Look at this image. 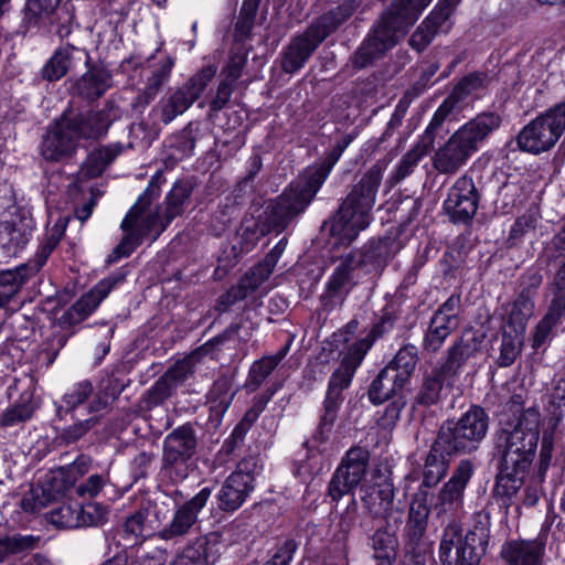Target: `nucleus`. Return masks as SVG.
Here are the masks:
<instances>
[{
	"instance_id": "obj_55",
	"label": "nucleus",
	"mask_w": 565,
	"mask_h": 565,
	"mask_svg": "<svg viewBox=\"0 0 565 565\" xmlns=\"http://www.w3.org/2000/svg\"><path fill=\"white\" fill-rule=\"evenodd\" d=\"M543 284V275L539 268L531 267L523 273L518 280L516 296L530 301H535V297Z\"/></svg>"
},
{
	"instance_id": "obj_35",
	"label": "nucleus",
	"mask_w": 565,
	"mask_h": 565,
	"mask_svg": "<svg viewBox=\"0 0 565 565\" xmlns=\"http://www.w3.org/2000/svg\"><path fill=\"white\" fill-rule=\"evenodd\" d=\"M361 490L364 492L361 497L363 508L370 514L380 516L391 511L395 497V487L391 479Z\"/></svg>"
},
{
	"instance_id": "obj_41",
	"label": "nucleus",
	"mask_w": 565,
	"mask_h": 565,
	"mask_svg": "<svg viewBox=\"0 0 565 565\" xmlns=\"http://www.w3.org/2000/svg\"><path fill=\"white\" fill-rule=\"evenodd\" d=\"M373 557L377 565H394L397 557L398 541L387 527L377 529L371 536Z\"/></svg>"
},
{
	"instance_id": "obj_43",
	"label": "nucleus",
	"mask_w": 565,
	"mask_h": 565,
	"mask_svg": "<svg viewBox=\"0 0 565 565\" xmlns=\"http://www.w3.org/2000/svg\"><path fill=\"white\" fill-rule=\"evenodd\" d=\"M221 534L211 532L204 536L198 537L185 548L195 557L200 565H213L221 555Z\"/></svg>"
},
{
	"instance_id": "obj_7",
	"label": "nucleus",
	"mask_w": 565,
	"mask_h": 565,
	"mask_svg": "<svg viewBox=\"0 0 565 565\" xmlns=\"http://www.w3.org/2000/svg\"><path fill=\"white\" fill-rule=\"evenodd\" d=\"M540 413L536 408L525 409L516 424L495 431L493 458L507 466L527 470L535 458L540 439Z\"/></svg>"
},
{
	"instance_id": "obj_38",
	"label": "nucleus",
	"mask_w": 565,
	"mask_h": 565,
	"mask_svg": "<svg viewBox=\"0 0 565 565\" xmlns=\"http://www.w3.org/2000/svg\"><path fill=\"white\" fill-rule=\"evenodd\" d=\"M90 509H93L92 505L87 508L78 505L73 509L71 505L63 504L50 512V521L57 527L63 529L94 525L96 521L92 515Z\"/></svg>"
},
{
	"instance_id": "obj_31",
	"label": "nucleus",
	"mask_w": 565,
	"mask_h": 565,
	"mask_svg": "<svg viewBox=\"0 0 565 565\" xmlns=\"http://www.w3.org/2000/svg\"><path fill=\"white\" fill-rule=\"evenodd\" d=\"M545 543L541 540H511L501 548V557L509 565H539Z\"/></svg>"
},
{
	"instance_id": "obj_3",
	"label": "nucleus",
	"mask_w": 565,
	"mask_h": 565,
	"mask_svg": "<svg viewBox=\"0 0 565 565\" xmlns=\"http://www.w3.org/2000/svg\"><path fill=\"white\" fill-rule=\"evenodd\" d=\"M390 238L371 239L360 252L341 255L333 262L323 292L319 297L323 312L341 307L350 292L359 284L360 270L366 266L382 267L391 258Z\"/></svg>"
},
{
	"instance_id": "obj_48",
	"label": "nucleus",
	"mask_w": 565,
	"mask_h": 565,
	"mask_svg": "<svg viewBox=\"0 0 565 565\" xmlns=\"http://www.w3.org/2000/svg\"><path fill=\"white\" fill-rule=\"evenodd\" d=\"M462 526L459 518L449 519L444 529L439 545V561L443 565H457V553L452 555L456 544L460 545Z\"/></svg>"
},
{
	"instance_id": "obj_61",
	"label": "nucleus",
	"mask_w": 565,
	"mask_h": 565,
	"mask_svg": "<svg viewBox=\"0 0 565 565\" xmlns=\"http://www.w3.org/2000/svg\"><path fill=\"white\" fill-rule=\"evenodd\" d=\"M34 408L30 403H19L7 408L0 415V428H11L24 424L32 418Z\"/></svg>"
},
{
	"instance_id": "obj_14",
	"label": "nucleus",
	"mask_w": 565,
	"mask_h": 565,
	"mask_svg": "<svg viewBox=\"0 0 565 565\" xmlns=\"http://www.w3.org/2000/svg\"><path fill=\"white\" fill-rule=\"evenodd\" d=\"M118 109L113 100H107L99 110H86L81 113L65 111L61 119L66 129L73 134L76 140H98L106 136L109 127L118 118Z\"/></svg>"
},
{
	"instance_id": "obj_59",
	"label": "nucleus",
	"mask_w": 565,
	"mask_h": 565,
	"mask_svg": "<svg viewBox=\"0 0 565 565\" xmlns=\"http://www.w3.org/2000/svg\"><path fill=\"white\" fill-rule=\"evenodd\" d=\"M64 230L55 225L44 238L43 243L35 255V265L29 266V277L34 275L39 269L46 263L49 256L57 246L61 237L63 236Z\"/></svg>"
},
{
	"instance_id": "obj_22",
	"label": "nucleus",
	"mask_w": 565,
	"mask_h": 565,
	"mask_svg": "<svg viewBox=\"0 0 565 565\" xmlns=\"http://www.w3.org/2000/svg\"><path fill=\"white\" fill-rule=\"evenodd\" d=\"M483 334L475 330H466L446 351L439 364L455 380L465 364L481 350Z\"/></svg>"
},
{
	"instance_id": "obj_29",
	"label": "nucleus",
	"mask_w": 565,
	"mask_h": 565,
	"mask_svg": "<svg viewBox=\"0 0 565 565\" xmlns=\"http://www.w3.org/2000/svg\"><path fill=\"white\" fill-rule=\"evenodd\" d=\"M122 151L124 146L120 142L108 143L92 150L81 164L75 184L102 175Z\"/></svg>"
},
{
	"instance_id": "obj_28",
	"label": "nucleus",
	"mask_w": 565,
	"mask_h": 565,
	"mask_svg": "<svg viewBox=\"0 0 565 565\" xmlns=\"http://www.w3.org/2000/svg\"><path fill=\"white\" fill-rule=\"evenodd\" d=\"M87 67V72L73 82L71 92L86 102H94L111 87V75L102 66L89 64Z\"/></svg>"
},
{
	"instance_id": "obj_16",
	"label": "nucleus",
	"mask_w": 565,
	"mask_h": 565,
	"mask_svg": "<svg viewBox=\"0 0 565 565\" xmlns=\"http://www.w3.org/2000/svg\"><path fill=\"white\" fill-rule=\"evenodd\" d=\"M481 194L468 174L456 180L448 191L444 209L454 223H469L477 214Z\"/></svg>"
},
{
	"instance_id": "obj_57",
	"label": "nucleus",
	"mask_w": 565,
	"mask_h": 565,
	"mask_svg": "<svg viewBox=\"0 0 565 565\" xmlns=\"http://www.w3.org/2000/svg\"><path fill=\"white\" fill-rule=\"evenodd\" d=\"M273 270L265 267L260 262L257 266L249 269L244 276L239 278L236 286L242 294L247 298L252 295L264 281H266Z\"/></svg>"
},
{
	"instance_id": "obj_27",
	"label": "nucleus",
	"mask_w": 565,
	"mask_h": 565,
	"mask_svg": "<svg viewBox=\"0 0 565 565\" xmlns=\"http://www.w3.org/2000/svg\"><path fill=\"white\" fill-rule=\"evenodd\" d=\"M439 129L440 127L435 126L430 120L420 140L401 158L394 171L391 173L387 180L391 185L399 183L414 172L419 161L434 145Z\"/></svg>"
},
{
	"instance_id": "obj_42",
	"label": "nucleus",
	"mask_w": 565,
	"mask_h": 565,
	"mask_svg": "<svg viewBox=\"0 0 565 565\" xmlns=\"http://www.w3.org/2000/svg\"><path fill=\"white\" fill-rule=\"evenodd\" d=\"M396 321L397 317L394 310L386 306L370 332L364 338L356 340L351 347L365 356L377 339L393 330Z\"/></svg>"
},
{
	"instance_id": "obj_45",
	"label": "nucleus",
	"mask_w": 565,
	"mask_h": 565,
	"mask_svg": "<svg viewBox=\"0 0 565 565\" xmlns=\"http://www.w3.org/2000/svg\"><path fill=\"white\" fill-rule=\"evenodd\" d=\"M200 131L199 122L190 121L182 130L170 138V158L179 161L192 154Z\"/></svg>"
},
{
	"instance_id": "obj_37",
	"label": "nucleus",
	"mask_w": 565,
	"mask_h": 565,
	"mask_svg": "<svg viewBox=\"0 0 565 565\" xmlns=\"http://www.w3.org/2000/svg\"><path fill=\"white\" fill-rule=\"evenodd\" d=\"M233 379L227 374H221L212 384L206 398L210 405L211 416L221 419L231 406L236 391H233Z\"/></svg>"
},
{
	"instance_id": "obj_53",
	"label": "nucleus",
	"mask_w": 565,
	"mask_h": 565,
	"mask_svg": "<svg viewBox=\"0 0 565 565\" xmlns=\"http://www.w3.org/2000/svg\"><path fill=\"white\" fill-rule=\"evenodd\" d=\"M456 329L443 323L434 318H430L428 328L425 331L422 348L423 351L427 354H437L443 348L446 339L455 331Z\"/></svg>"
},
{
	"instance_id": "obj_8",
	"label": "nucleus",
	"mask_w": 565,
	"mask_h": 565,
	"mask_svg": "<svg viewBox=\"0 0 565 565\" xmlns=\"http://www.w3.org/2000/svg\"><path fill=\"white\" fill-rule=\"evenodd\" d=\"M196 450L198 437L192 424L174 428L163 439L161 471L174 483L183 481L191 471Z\"/></svg>"
},
{
	"instance_id": "obj_6",
	"label": "nucleus",
	"mask_w": 565,
	"mask_h": 565,
	"mask_svg": "<svg viewBox=\"0 0 565 565\" xmlns=\"http://www.w3.org/2000/svg\"><path fill=\"white\" fill-rule=\"evenodd\" d=\"M417 19L418 14L415 11L401 0H394L374 22L365 39L350 57L352 67L363 70L373 65L398 43Z\"/></svg>"
},
{
	"instance_id": "obj_18",
	"label": "nucleus",
	"mask_w": 565,
	"mask_h": 565,
	"mask_svg": "<svg viewBox=\"0 0 565 565\" xmlns=\"http://www.w3.org/2000/svg\"><path fill=\"white\" fill-rule=\"evenodd\" d=\"M211 493L212 490L205 487L189 501L175 505L171 520L154 536L163 541H178L185 536L196 523L199 512L205 507Z\"/></svg>"
},
{
	"instance_id": "obj_49",
	"label": "nucleus",
	"mask_w": 565,
	"mask_h": 565,
	"mask_svg": "<svg viewBox=\"0 0 565 565\" xmlns=\"http://www.w3.org/2000/svg\"><path fill=\"white\" fill-rule=\"evenodd\" d=\"M524 341V332L513 331L504 327L497 364L500 367L511 366L521 354Z\"/></svg>"
},
{
	"instance_id": "obj_63",
	"label": "nucleus",
	"mask_w": 565,
	"mask_h": 565,
	"mask_svg": "<svg viewBox=\"0 0 565 565\" xmlns=\"http://www.w3.org/2000/svg\"><path fill=\"white\" fill-rule=\"evenodd\" d=\"M260 0H244L239 15L235 23V31L241 38H246L250 34L254 22L258 12Z\"/></svg>"
},
{
	"instance_id": "obj_15",
	"label": "nucleus",
	"mask_w": 565,
	"mask_h": 565,
	"mask_svg": "<svg viewBox=\"0 0 565 565\" xmlns=\"http://www.w3.org/2000/svg\"><path fill=\"white\" fill-rule=\"evenodd\" d=\"M475 472V463L470 459H461L452 470L448 481L439 489L433 505L437 518H459L463 509L466 488Z\"/></svg>"
},
{
	"instance_id": "obj_40",
	"label": "nucleus",
	"mask_w": 565,
	"mask_h": 565,
	"mask_svg": "<svg viewBox=\"0 0 565 565\" xmlns=\"http://www.w3.org/2000/svg\"><path fill=\"white\" fill-rule=\"evenodd\" d=\"M289 347V343H287L276 354L265 355L256 360L249 367L246 387L256 391L285 359Z\"/></svg>"
},
{
	"instance_id": "obj_32",
	"label": "nucleus",
	"mask_w": 565,
	"mask_h": 565,
	"mask_svg": "<svg viewBox=\"0 0 565 565\" xmlns=\"http://www.w3.org/2000/svg\"><path fill=\"white\" fill-rule=\"evenodd\" d=\"M526 471L527 470H520L514 466L498 462V473L492 489V497L509 508L512 504V499L524 483Z\"/></svg>"
},
{
	"instance_id": "obj_24",
	"label": "nucleus",
	"mask_w": 565,
	"mask_h": 565,
	"mask_svg": "<svg viewBox=\"0 0 565 565\" xmlns=\"http://www.w3.org/2000/svg\"><path fill=\"white\" fill-rule=\"evenodd\" d=\"M430 511L428 490H418L408 509L404 527L405 544L415 545V547L428 545L426 532Z\"/></svg>"
},
{
	"instance_id": "obj_19",
	"label": "nucleus",
	"mask_w": 565,
	"mask_h": 565,
	"mask_svg": "<svg viewBox=\"0 0 565 565\" xmlns=\"http://www.w3.org/2000/svg\"><path fill=\"white\" fill-rule=\"evenodd\" d=\"M193 192V185L190 181H177L170 192L168 193L164 206L157 205L154 210L150 206L145 210V217L153 224L156 234L152 236V242L161 235L168 225L178 216L182 215L185 210V204L190 200Z\"/></svg>"
},
{
	"instance_id": "obj_36",
	"label": "nucleus",
	"mask_w": 565,
	"mask_h": 565,
	"mask_svg": "<svg viewBox=\"0 0 565 565\" xmlns=\"http://www.w3.org/2000/svg\"><path fill=\"white\" fill-rule=\"evenodd\" d=\"M254 489L255 486H249L237 476L230 475L216 494L220 510L224 512L238 510Z\"/></svg>"
},
{
	"instance_id": "obj_12",
	"label": "nucleus",
	"mask_w": 565,
	"mask_h": 565,
	"mask_svg": "<svg viewBox=\"0 0 565 565\" xmlns=\"http://www.w3.org/2000/svg\"><path fill=\"white\" fill-rule=\"evenodd\" d=\"M195 362L192 355L175 361L159 379L141 395L138 402L140 413L150 412L162 406L179 387L193 376Z\"/></svg>"
},
{
	"instance_id": "obj_26",
	"label": "nucleus",
	"mask_w": 565,
	"mask_h": 565,
	"mask_svg": "<svg viewBox=\"0 0 565 565\" xmlns=\"http://www.w3.org/2000/svg\"><path fill=\"white\" fill-rule=\"evenodd\" d=\"M364 358L354 348L349 347L338 367L330 375L326 398L343 403V391L350 387L353 376Z\"/></svg>"
},
{
	"instance_id": "obj_4",
	"label": "nucleus",
	"mask_w": 565,
	"mask_h": 565,
	"mask_svg": "<svg viewBox=\"0 0 565 565\" xmlns=\"http://www.w3.org/2000/svg\"><path fill=\"white\" fill-rule=\"evenodd\" d=\"M384 169V163L377 161L352 185L331 220V235L351 243L369 226Z\"/></svg>"
},
{
	"instance_id": "obj_21",
	"label": "nucleus",
	"mask_w": 565,
	"mask_h": 565,
	"mask_svg": "<svg viewBox=\"0 0 565 565\" xmlns=\"http://www.w3.org/2000/svg\"><path fill=\"white\" fill-rule=\"evenodd\" d=\"M488 85V75L486 73H470L462 77L452 88L448 97L440 104L435 111L431 121L435 126L441 128L445 120L455 111L461 109L462 103L467 97L477 95Z\"/></svg>"
},
{
	"instance_id": "obj_50",
	"label": "nucleus",
	"mask_w": 565,
	"mask_h": 565,
	"mask_svg": "<svg viewBox=\"0 0 565 565\" xmlns=\"http://www.w3.org/2000/svg\"><path fill=\"white\" fill-rule=\"evenodd\" d=\"M41 542L40 536L13 534L0 539V564L11 555L30 552Z\"/></svg>"
},
{
	"instance_id": "obj_64",
	"label": "nucleus",
	"mask_w": 565,
	"mask_h": 565,
	"mask_svg": "<svg viewBox=\"0 0 565 565\" xmlns=\"http://www.w3.org/2000/svg\"><path fill=\"white\" fill-rule=\"evenodd\" d=\"M565 407V377L555 382L548 397L546 411L550 414V420L556 425L563 417Z\"/></svg>"
},
{
	"instance_id": "obj_25",
	"label": "nucleus",
	"mask_w": 565,
	"mask_h": 565,
	"mask_svg": "<svg viewBox=\"0 0 565 565\" xmlns=\"http://www.w3.org/2000/svg\"><path fill=\"white\" fill-rule=\"evenodd\" d=\"M79 142L60 118L47 129L41 143V154L49 162H62L71 159Z\"/></svg>"
},
{
	"instance_id": "obj_44",
	"label": "nucleus",
	"mask_w": 565,
	"mask_h": 565,
	"mask_svg": "<svg viewBox=\"0 0 565 565\" xmlns=\"http://www.w3.org/2000/svg\"><path fill=\"white\" fill-rule=\"evenodd\" d=\"M29 279V265L0 271V308L6 306Z\"/></svg>"
},
{
	"instance_id": "obj_13",
	"label": "nucleus",
	"mask_w": 565,
	"mask_h": 565,
	"mask_svg": "<svg viewBox=\"0 0 565 565\" xmlns=\"http://www.w3.org/2000/svg\"><path fill=\"white\" fill-rule=\"evenodd\" d=\"M217 65L201 67L184 84L178 87L166 100L161 102L160 120L168 125L184 114L203 94L217 73Z\"/></svg>"
},
{
	"instance_id": "obj_30",
	"label": "nucleus",
	"mask_w": 565,
	"mask_h": 565,
	"mask_svg": "<svg viewBox=\"0 0 565 565\" xmlns=\"http://www.w3.org/2000/svg\"><path fill=\"white\" fill-rule=\"evenodd\" d=\"M455 379L450 376L439 365L433 367L429 372L424 373L422 384L415 396V403L420 406H431L438 404L444 392L451 388Z\"/></svg>"
},
{
	"instance_id": "obj_60",
	"label": "nucleus",
	"mask_w": 565,
	"mask_h": 565,
	"mask_svg": "<svg viewBox=\"0 0 565 565\" xmlns=\"http://www.w3.org/2000/svg\"><path fill=\"white\" fill-rule=\"evenodd\" d=\"M51 486L47 488L41 489V494L39 490L31 489L26 493H24L23 498L20 501V508L26 513H35L43 509L49 502L55 500L56 495Z\"/></svg>"
},
{
	"instance_id": "obj_10",
	"label": "nucleus",
	"mask_w": 565,
	"mask_h": 565,
	"mask_svg": "<svg viewBox=\"0 0 565 565\" xmlns=\"http://www.w3.org/2000/svg\"><path fill=\"white\" fill-rule=\"evenodd\" d=\"M565 130V102L559 103L525 125L516 136L518 147L540 154L551 150Z\"/></svg>"
},
{
	"instance_id": "obj_56",
	"label": "nucleus",
	"mask_w": 565,
	"mask_h": 565,
	"mask_svg": "<svg viewBox=\"0 0 565 565\" xmlns=\"http://www.w3.org/2000/svg\"><path fill=\"white\" fill-rule=\"evenodd\" d=\"M94 396L93 383L88 380H83L75 383L68 392L63 395V403L65 405V412H72L76 407L83 405Z\"/></svg>"
},
{
	"instance_id": "obj_5",
	"label": "nucleus",
	"mask_w": 565,
	"mask_h": 565,
	"mask_svg": "<svg viewBox=\"0 0 565 565\" xmlns=\"http://www.w3.org/2000/svg\"><path fill=\"white\" fill-rule=\"evenodd\" d=\"M502 120L501 114L495 110L482 111L471 118L436 150L431 158L433 168L439 174H456L501 127Z\"/></svg>"
},
{
	"instance_id": "obj_2",
	"label": "nucleus",
	"mask_w": 565,
	"mask_h": 565,
	"mask_svg": "<svg viewBox=\"0 0 565 565\" xmlns=\"http://www.w3.org/2000/svg\"><path fill=\"white\" fill-rule=\"evenodd\" d=\"M354 135L347 134L327 153L322 162L305 172L303 179L292 182L265 211L264 225L268 232L281 233L311 203L343 151L353 141Z\"/></svg>"
},
{
	"instance_id": "obj_54",
	"label": "nucleus",
	"mask_w": 565,
	"mask_h": 565,
	"mask_svg": "<svg viewBox=\"0 0 565 565\" xmlns=\"http://www.w3.org/2000/svg\"><path fill=\"white\" fill-rule=\"evenodd\" d=\"M342 403L332 401L324 397L322 413L319 418V424L317 430L313 435V439L318 443H324L329 434L332 430V427L337 420L338 412Z\"/></svg>"
},
{
	"instance_id": "obj_11",
	"label": "nucleus",
	"mask_w": 565,
	"mask_h": 565,
	"mask_svg": "<svg viewBox=\"0 0 565 565\" xmlns=\"http://www.w3.org/2000/svg\"><path fill=\"white\" fill-rule=\"evenodd\" d=\"M369 465L370 451L361 446L351 447L334 470L328 483L327 495L333 502H339L347 494L353 495L365 478Z\"/></svg>"
},
{
	"instance_id": "obj_33",
	"label": "nucleus",
	"mask_w": 565,
	"mask_h": 565,
	"mask_svg": "<svg viewBox=\"0 0 565 565\" xmlns=\"http://www.w3.org/2000/svg\"><path fill=\"white\" fill-rule=\"evenodd\" d=\"M90 466V457L79 455L71 465L51 470L46 476V484L55 493L63 494L75 486L78 478L88 472Z\"/></svg>"
},
{
	"instance_id": "obj_34",
	"label": "nucleus",
	"mask_w": 565,
	"mask_h": 565,
	"mask_svg": "<svg viewBox=\"0 0 565 565\" xmlns=\"http://www.w3.org/2000/svg\"><path fill=\"white\" fill-rule=\"evenodd\" d=\"M361 4V0H344L335 8L312 20L311 25L326 40L348 21Z\"/></svg>"
},
{
	"instance_id": "obj_39",
	"label": "nucleus",
	"mask_w": 565,
	"mask_h": 565,
	"mask_svg": "<svg viewBox=\"0 0 565 565\" xmlns=\"http://www.w3.org/2000/svg\"><path fill=\"white\" fill-rule=\"evenodd\" d=\"M404 386L405 384L399 382L398 375L393 373L391 367H384L371 383L367 395L374 405H379L390 399Z\"/></svg>"
},
{
	"instance_id": "obj_17",
	"label": "nucleus",
	"mask_w": 565,
	"mask_h": 565,
	"mask_svg": "<svg viewBox=\"0 0 565 565\" xmlns=\"http://www.w3.org/2000/svg\"><path fill=\"white\" fill-rule=\"evenodd\" d=\"M34 221L28 211L12 206L0 216V246L9 255H17L30 242Z\"/></svg>"
},
{
	"instance_id": "obj_47",
	"label": "nucleus",
	"mask_w": 565,
	"mask_h": 565,
	"mask_svg": "<svg viewBox=\"0 0 565 565\" xmlns=\"http://www.w3.org/2000/svg\"><path fill=\"white\" fill-rule=\"evenodd\" d=\"M535 301H530L520 297L508 305L504 318L505 327L513 331L525 332L527 321L534 315Z\"/></svg>"
},
{
	"instance_id": "obj_58",
	"label": "nucleus",
	"mask_w": 565,
	"mask_h": 565,
	"mask_svg": "<svg viewBox=\"0 0 565 565\" xmlns=\"http://www.w3.org/2000/svg\"><path fill=\"white\" fill-rule=\"evenodd\" d=\"M273 270L265 267L260 262L257 266L249 269L244 276L239 278L236 286L242 294L247 298L252 295L264 281H266Z\"/></svg>"
},
{
	"instance_id": "obj_46",
	"label": "nucleus",
	"mask_w": 565,
	"mask_h": 565,
	"mask_svg": "<svg viewBox=\"0 0 565 565\" xmlns=\"http://www.w3.org/2000/svg\"><path fill=\"white\" fill-rule=\"evenodd\" d=\"M418 349L414 344L403 345L393 360L385 366L391 367L398 375L399 382L405 385L409 382L418 363Z\"/></svg>"
},
{
	"instance_id": "obj_51",
	"label": "nucleus",
	"mask_w": 565,
	"mask_h": 565,
	"mask_svg": "<svg viewBox=\"0 0 565 565\" xmlns=\"http://www.w3.org/2000/svg\"><path fill=\"white\" fill-rule=\"evenodd\" d=\"M489 541H478L466 534L460 545H457V565H479L487 553Z\"/></svg>"
},
{
	"instance_id": "obj_20",
	"label": "nucleus",
	"mask_w": 565,
	"mask_h": 565,
	"mask_svg": "<svg viewBox=\"0 0 565 565\" xmlns=\"http://www.w3.org/2000/svg\"><path fill=\"white\" fill-rule=\"evenodd\" d=\"M323 41L324 39L310 23L282 50L281 70L287 74H292L302 68Z\"/></svg>"
},
{
	"instance_id": "obj_1",
	"label": "nucleus",
	"mask_w": 565,
	"mask_h": 565,
	"mask_svg": "<svg viewBox=\"0 0 565 565\" xmlns=\"http://www.w3.org/2000/svg\"><path fill=\"white\" fill-rule=\"evenodd\" d=\"M489 423L487 412L477 405L458 419L444 422L424 458L419 490L436 487L448 475L455 457L477 451L488 434Z\"/></svg>"
},
{
	"instance_id": "obj_52",
	"label": "nucleus",
	"mask_w": 565,
	"mask_h": 565,
	"mask_svg": "<svg viewBox=\"0 0 565 565\" xmlns=\"http://www.w3.org/2000/svg\"><path fill=\"white\" fill-rule=\"evenodd\" d=\"M124 391V385L116 379H108L102 382L99 388L94 392L93 398L88 402V413H98L107 408L116 401Z\"/></svg>"
},
{
	"instance_id": "obj_23",
	"label": "nucleus",
	"mask_w": 565,
	"mask_h": 565,
	"mask_svg": "<svg viewBox=\"0 0 565 565\" xmlns=\"http://www.w3.org/2000/svg\"><path fill=\"white\" fill-rule=\"evenodd\" d=\"M120 280L121 278L107 277L98 281L61 316L60 322L73 326L84 321Z\"/></svg>"
},
{
	"instance_id": "obj_9",
	"label": "nucleus",
	"mask_w": 565,
	"mask_h": 565,
	"mask_svg": "<svg viewBox=\"0 0 565 565\" xmlns=\"http://www.w3.org/2000/svg\"><path fill=\"white\" fill-rule=\"evenodd\" d=\"M160 177H153L145 192L139 196L137 202L130 207L121 222V230L125 235L121 242L113 252L115 259L128 257L139 245L143 238L153 236L156 228L153 224L145 217V210H147L152 201L159 196V181Z\"/></svg>"
},
{
	"instance_id": "obj_62",
	"label": "nucleus",
	"mask_w": 565,
	"mask_h": 565,
	"mask_svg": "<svg viewBox=\"0 0 565 565\" xmlns=\"http://www.w3.org/2000/svg\"><path fill=\"white\" fill-rule=\"evenodd\" d=\"M461 311V298L459 295H451L438 309L431 318L446 323L455 329L459 327V313Z\"/></svg>"
}]
</instances>
